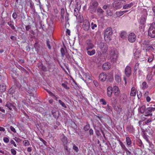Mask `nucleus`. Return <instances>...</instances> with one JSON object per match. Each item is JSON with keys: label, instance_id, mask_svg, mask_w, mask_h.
Masks as SVG:
<instances>
[{"label": "nucleus", "instance_id": "f257e3e1", "mask_svg": "<svg viewBox=\"0 0 155 155\" xmlns=\"http://www.w3.org/2000/svg\"><path fill=\"white\" fill-rule=\"evenodd\" d=\"M112 33V29L111 27H109L106 28L104 34V38L106 41H109L111 40Z\"/></svg>", "mask_w": 155, "mask_h": 155}, {"label": "nucleus", "instance_id": "f03ea898", "mask_svg": "<svg viewBox=\"0 0 155 155\" xmlns=\"http://www.w3.org/2000/svg\"><path fill=\"white\" fill-rule=\"evenodd\" d=\"M148 35L151 38L155 37V23H153L149 28Z\"/></svg>", "mask_w": 155, "mask_h": 155}, {"label": "nucleus", "instance_id": "7ed1b4c3", "mask_svg": "<svg viewBox=\"0 0 155 155\" xmlns=\"http://www.w3.org/2000/svg\"><path fill=\"white\" fill-rule=\"evenodd\" d=\"M98 4L97 2L94 0L90 3V10L92 13H95L96 12Z\"/></svg>", "mask_w": 155, "mask_h": 155}, {"label": "nucleus", "instance_id": "20e7f679", "mask_svg": "<svg viewBox=\"0 0 155 155\" xmlns=\"http://www.w3.org/2000/svg\"><path fill=\"white\" fill-rule=\"evenodd\" d=\"M85 45L86 47L87 51L90 50L93 48L94 47V45L92 43V41L90 39H87L85 42Z\"/></svg>", "mask_w": 155, "mask_h": 155}, {"label": "nucleus", "instance_id": "39448f33", "mask_svg": "<svg viewBox=\"0 0 155 155\" xmlns=\"http://www.w3.org/2000/svg\"><path fill=\"white\" fill-rule=\"evenodd\" d=\"M83 29L85 31H88L90 28V25L89 21L85 19L84 21L83 24L82 26Z\"/></svg>", "mask_w": 155, "mask_h": 155}, {"label": "nucleus", "instance_id": "423d86ee", "mask_svg": "<svg viewBox=\"0 0 155 155\" xmlns=\"http://www.w3.org/2000/svg\"><path fill=\"white\" fill-rule=\"evenodd\" d=\"M61 141L63 146L68 145L69 143L67 138L63 134L61 136Z\"/></svg>", "mask_w": 155, "mask_h": 155}, {"label": "nucleus", "instance_id": "0eeeda50", "mask_svg": "<svg viewBox=\"0 0 155 155\" xmlns=\"http://www.w3.org/2000/svg\"><path fill=\"white\" fill-rule=\"evenodd\" d=\"M136 39V37L135 35L133 33H130L128 36V40L130 42H134Z\"/></svg>", "mask_w": 155, "mask_h": 155}, {"label": "nucleus", "instance_id": "6e6552de", "mask_svg": "<svg viewBox=\"0 0 155 155\" xmlns=\"http://www.w3.org/2000/svg\"><path fill=\"white\" fill-rule=\"evenodd\" d=\"M15 103L12 104L10 102L8 101L5 105V106L7 107L9 110H16V108L15 105Z\"/></svg>", "mask_w": 155, "mask_h": 155}, {"label": "nucleus", "instance_id": "1a4fd4ad", "mask_svg": "<svg viewBox=\"0 0 155 155\" xmlns=\"http://www.w3.org/2000/svg\"><path fill=\"white\" fill-rule=\"evenodd\" d=\"M120 103L122 104H126L127 97L124 94L121 95L119 98Z\"/></svg>", "mask_w": 155, "mask_h": 155}, {"label": "nucleus", "instance_id": "9d476101", "mask_svg": "<svg viewBox=\"0 0 155 155\" xmlns=\"http://www.w3.org/2000/svg\"><path fill=\"white\" fill-rule=\"evenodd\" d=\"M111 58H112V61H114L116 60L117 58V52L114 50H112L110 53Z\"/></svg>", "mask_w": 155, "mask_h": 155}, {"label": "nucleus", "instance_id": "9b49d317", "mask_svg": "<svg viewBox=\"0 0 155 155\" xmlns=\"http://www.w3.org/2000/svg\"><path fill=\"white\" fill-rule=\"evenodd\" d=\"M27 81V78L24 77L21 81V86L25 89H27V87H28Z\"/></svg>", "mask_w": 155, "mask_h": 155}, {"label": "nucleus", "instance_id": "f8f14e48", "mask_svg": "<svg viewBox=\"0 0 155 155\" xmlns=\"http://www.w3.org/2000/svg\"><path fill=\"white\" fill-rule=\"evenodd\" d=\"M125 73L126 76L129 77L131 74V68L129 66H127L125 69Z\"/></svg>", "mask_w": 155, "mask_h": 155}, {"label": "nucleus", "instance_id": "ddd939ff", "mask_svg": "<svg viewBox=\"0 0 155 155\" xmlns=\"http://www.w3.org/2000/svg\"><path fill=\"white\" fill-rule=\"evenodd\" d=\"M113 91L115 96L118 97L120 94V91L118 87L114 86L113 87Z\"/></svg>", "mask_w": 155, "mask_h": 155}, {"label": "nucleus", "instance_id": "4468645a", "mask_svg": "<svg viewBox=\"0 0 155 155\" xmlns=\"http://www.w3.org/2000/svg\"><path fill=\"white\" fill-rule=\"evenodd\" d=\"M51 113L53 115V116L56 119L58 120L59 116V111H56L55 110H52L51 111Z\"/></svg>", "mask_w": 155, "mask_h": 155}, {"label": "nucleus", "instance_id": "2eb2a0df", "mask_svg": "<svg viewBox=\"0 0 155 155\" xmlns=\"http://www.w3.org/2000/svg\"><path fill=\"white\" fill-rule=\"evenodd\" d=\"M110 64L109 63L106 62L102 66L103 69L104 70H107L110 68Z\"/></svg>", "mask_w": 155, "mask_h": 155}, {"label": "nucleus", "instance_id": "dca6fc26", "mask_svg": "<svg viewBox=\"0 0 155 155\" xmlns=\"http://www.w3.org/2000/svg\"><path fill=\"white\" fill-rule=\"evenodd\" d=\"M99 77L100 80L103 82L105 81L107 78L106 75L104 73H102L100 74Z\"/></svg>", "mask_w": 155, "mask_h": 155}, {"label": "nucleus", "instance_id": "f3484780", "mask_svg": "<svg viewBox=\"0 0 155 155\" xmlns=\"http://www.w3.org/2000/svg\"><path fill=\"white\" fill-rule=\"evenodd\" d=\"M123 3L120 1L117 2L115 4H113V7L116 9L120 8L122 7Z\"/></svg>", "mask_w": 155, "mask_h": 155}, {"label": "nucleus", "instance_id": "a211bd4d", "mask_svg": "<svg viewBox=\"0 0 155 155\" xmlns=\"http://www.w3.org/2000/svg\"><path fill=\"white\" fill-rule=\"evenodd\" d=\"M113 88L109 86L107 87V95L108 97H111V96L113 91Z\"/></svg>", "mask_w": 155, "mask_h": 155}, {"label": "nucleus", "instance_id": "6ab92c4d", "mask_svg": "<svg viewBox=\"0 0 155 155\" xmlns=\"http://www.w3.org/2000/svg\"><path fill=\"white\" fill-rule=\"evenodd\" d=\"M60 51L62 57H64L65 54L67 53V50L64 45V48L62 47L61 48Z\"/></svg>", "mask_w": 155, "mask_h": 155}, {"label": "nucleus", "instance_id": "aec40b11", "mask_svg": "<svg viewBox=\"0 0 155 155\" xmlns=\"http://www.w3.org/2000/svg\"><path fill=\"white\" fill-rule=\"evenodd\" d=\"M145 115L146 116H152V111L150 109V107L147 108L146 110Z\"/></svg>", "mask_w": 155, "mask_h": 155}, {"label": "nucleus", "instance_id": "412c9836", "mask_svg": "<svg viewBox=\"0 0 155 155\" xmlns=\"http://www.w3.org/2000/svg\"><path fill=\"white\" fill-rule=\"evenodd\" d=\"M103 45V48L102 49V51L103 53H104L106 52L108 50V46L107 45L106 43H104Z\"/></svg>", "mask_w": 155, "mask_h": 155}, {"label": "nucleus", "instance_id": "4be33fe9", "mask_svg": "<svg viewBox=\"0 0 155 155\" xmlns=\"http://www.w3.org/2000/svg\"><path fill=\"white\" fill-rule=\"evenodd\" d=\"M68 145H66L63 146L64 149L65 150V153L66 154L68 155H70V150L71 148H68Z\"/></svg>", "mask_w": 155, "mask_h": 155}, {"label": "nucleus", "instance_id": "5701e85b", "mask_svg": "<svg viewBox=\"0 0 155 155\" xmlns=\"http://www.w3.org/2000/svg\"><path fill=\"white\" fill-rule=\"evenodd\" d=\"M111 102L112 107L115 109L116 107V105L117 104L116 99L114 97H112L111 99Z\"/></svg>", "mask_w": 155, "mask_h": 155}, {"label": "nucleus", "instance_id": "b1692460", "mask_svg": "<svg viewBox=\"0 0 155 155\" xmlns=\"http://www.w3.org/2000/svg\"><path fill=\"white\" fill-rule=\"evenodd\" d=\"M109 144L110 145V143H108L107 142L105 143V144L103 146H102V147H104V150L107 151V150H109Z\"/></svg>", "mask_w": 155, "mask_h": 155}, {"label": "nucleus", "instance_id": "393cba45", "mask_svg": "<svg viewBox=\"0 0 155 155\" xmlns=\"http://www.w3.org/2000/svg\"><path fill=\"white\" fill-rule=\"evenodd\" d=\"M87 51V54L90 56L93 55L95 53V49H93L91 51L88 50Z\"/></svg>", "mask_w": 155, "mask_h": 155}, {"label": "nucleus", "instance_id": "a878e982", "mask_svg": "<svg viewBox=\"0 0 155 155\" xmlns=\"http://www.w3.org/2000/svg\"><path fill=\"white\" fill-rule=\"evenodd\" d=\"M96 59L97 60V62L99 63L101 62L104 61L105 60V58L103 56L98 58Z\"/></svg>", "mask_w": 155, "mask_h": 155}, {"label": "nucleus", "instance_id": "bb28decb", "mask_svg": "<svg viewBox=\"0 0 155 155\" xmlns=\"http://www.w3.org/2000/svg\"><path fill=\"white\" fill-rule=\"evenodd\" d=\"M119 144L120 145L121 148L123 150L125 151L127 149L125 145L123 143L122 141H121L120 140H119Z\"/></svg>", "mask_w": 155, "mask_h": 155}, {"label": "nucleus", "instance_id": "cd10ccee", "mask_svg": "<svg viewBox=\"0 0 155 155\" xmlns=\"http://www.w3.org/2000/svg\"><path fill=\"white\" fill-rule=\"evenodd\" d=\"M127 144V146L130 145L132 143V141L130 138L129 137H126V140Z\"/></svg>", "mask_w": 155, "mask_h": 155}, {"label": "nucleus", "instance_id": "c85d7f7f", "mask_svg": "<svg viewBox=\"0 0 155 155\" xmlns=\"http://www.w3.org/2000/svg\"><path fill=\"white\" fill-rule=\"evenodd\" d=\"M133 5V4L132 2H131L129 4H127L125 5L124 6L123 8L124 9L128 8L131 7Z\"/></svg>", "mask_w": 155, "mask_h": 155}, {"label": "nucleus", "instance_id": "c756f323", "mask_svg": "<svg viewBox=\"0 0 155 155\" xmlns=\"http://www.w3.org/2000/svg\"><path fill=\"white\" fill-rule=\"evenodd\" d=\"M12 23H13V22H12V21H11L10 22H8V24L13 30H15V31L17 32V30H15V28L14 25L12 24Z\"/></svg>", "mask_w": 155, "mask_h": 155}, {"label": "nucleus", "instance_id": "7c9ffc66", "mask_svg": "<svg viewBox=\"0 0 155 155\" xmlns=\"http://www.w3.org/2000/svg\"><path fill=\"white\" fill-rule=\"evenodd\" d=\"M145 108L146 107L145 105L142 106L140 108V111L141 114H143L146 111Z\"/></svg>", "mask_w": 155, "mask_h": 155}, {"label": "nucleus", "instance_id": "2f4dec72", "mask_svg": "<svg viewBox=\"0 0 155 155\" xmlns=\"http://www.w3.org/2000/svg\"><path fill=\"white\" fill-rule=\"evenodd\" d=\"M146 18L143 17H141L140 19V22L141 24L144 25L146 22Z\"/></svg>", "mask_w": 155, "mask_h": 155}, {"label": "nucleus", "instance_id": "473e14b6", "mask_svg": "<svg viewBox=\"0 0 155 155\" xmlns=\"http://www.w3.org/2000/svg\"><path fill=\"white\" fill-rule=\"evenodd\" d=\"M112 108L109 105L107 104L106 109V111L107 112L110 113L112 110Z\"/></svg>", "mask_w": 155, "mask_h": 155}, {"label": "nucleus", "instance_id": "72a5a7b5", "mask_svg": "<svg viewBox=\"0 0 155 155\" xmlns=\"http://www.w3.org/2000/svg\"><path fill=\"white\" fill-rule=\"evenodd\" d=\"M34 46L36 51H39L40 48V45L38 42H36L34 45Z\"/></svg>", "mask_w": 155, "mask_h": 155}, {"label": "nucleus", "instance_id": "f704fd0d", "mask_svg": "<svg viewBox=\"0 0 155 155\" xmlns=\"http://www.w3.org/2000/svg\"><path fill=\"white\" fill-rule=\"evenodd\" d=\"M90 125L89 124H87L84 127L83 129L85 131H87L90 129Z\"/></svg>", "mask_w": 155, "mask_h": 155}, {"label": "nucleus", "instance_id": "c9c22d12", "mask_svg": "<svg viewBox=\"0 0 155 155\" xmlns=\"http://www.w3.org/2000/svg\"><path fill=\"white\" fill-rule=\"evenodd\" d=\"M129 150L128 149H127L125 151H126V153L127 155H133L131 153L130 150L131 151L132 150H133V149L129 148Z\"/></svg>", "mask_w": 155, "mask_h": 155}, {"label": "nucleus", "instance_id": "e433bc0d", "mask_svg": "<svg viewBox=\"0 0 155 155\" xmlns=\"http://www.w3.org/2000/svg\"><path fill=\"white\" fill-rule=\"evenodd\" d=\"M150 43V41L148 40H145L143 41V44L144 45L148 46L149 45Z\"/></svg>", "mask_w": 155, "mask_h": 155}, {"label": "nucleus", "instance_id": "4c0bfd02", "mask_svg": "<svg viewBox=\"0 0 155 155\" xmlns=\"http://www.w3.org/2000/svg\"><path fill=\"white\" fill-rule=\"evenodd\" d=\"M139 64L138 63H136L134 67V74L135 73V74L136 73V71L139 68Z\"/></svg>", "mask_w": 155, "mask_h": 155}, {"label": "nucleus", "instance_id": "58836bf2", "mask_svg": "<svg viewBox=\"0 0 155 155\" xmlns=\"http://www.w3.org/2000/svg\"><path fill=\"white\" fill-rule=\"evenodd\" d=\"M58 102H59V103H60V104L61 105L62 107H64L65 108H67V106L66 105V104H65L64 102H63V101H62L61 100H58Z\"/></svg>", "mask_w": 155, "mask_h": 155}, {"label": "nucleus", "instance_id": "ea45409f", "mask_svg": "<svg viewBox=\"0 0 155 155\" xmlns=\"http://www.w3.org/2000/svg\"><path fill=\"white\" fill-rule=\"evenodd\" d=\"M15 92V90L12 87H11L8 90V93L11 95L13 94Z\"/></svg>", "mask_w": 155, "mask_h": 155}, {"label": "nucleus", "instance_id": "a19ab883", "mask_svg": "<svg viewBox=\"0 0 155 155\" xmlns=\"http://www.w3.org/2000/svg\"><path fill=\"white\" fill-rule=\"evenodd\" d=\"M95 132L97 137H99L101 135V134L99 130L95 129Z\"/></svg>", "mask_w": 155, "mask_h": 155}, {"label": "nucleus", "instance_id": "79ce46f5", "mask_svg": "<svg viewBox=\"0 0 155 155\" xmlns=\"http://www.w3.org/2000/svg\"><path fill=\"white\" fill-rule=\"evenodd\" d=\"M46 45L48 48L50 50L51 49V47L50 44V41L48 39H47L46 40Z\"/></svg>", "mask_w": 155, "mask_h": 155}, {"label": "nucleus", "instance_id": "37998d69", "mask_svg": "<svg viewBox=\"0 0 155 155\" xmlns=\"http://www.w3.org/2000/svg\"><path fill=\"white\" fill-rule=\"evenodd\" d=\"M79 10L77 9L76 8H75L74 9V15L76 17L78 15L79 13Z\"/></svg>", "mask_w": 155, "mask_h": 155}, {"label": "nucleus", "instance_id": "c03bdc74", "mask_svg": "<svg viewBox=\"0 0 155 155\" xmlns=\"http://www.w3.org/2000/svg\"><path fill=\"white\" fill-rule=\"evenodd\" d=\"M84 77H85L86 79V81L87 80L88 81V80H90V76L88 74H87L86 73L84 74Z\"/></svg>", "mask_w": 155, "mask_h": 155}, {"label": "nucleus", "instance_id": "a18cd8bd", "mask_svg": "<svg viewBox=\"0 0 155 155\" xmlns=\"http://www.w3.org/2000/svg\"><path fill=\"white\" fill-rule=\"evenodd\" d=\"M124 12L125 11L117 12L116 14L117 15L120 16L122 15L124 13Z\"/></svg>", "mask_w": 155, "mask_h": 155}, {"label": "nucleus", "instance_id": "49530a36", "mask_svg": "<svg viewBox=\"0 0 155 155\" xmlns=\"http://www.w3.org/2000/svg\"><path fill=\"white\" fill-rule=\"evenodd\" d=\"M73 149L76 152H78L79 151V149L78 147L76 146L75 144H73Z\"/></svg>", "mask_w": 155, "mask_h": 155}, {"label": "nucleus", "instance_id": "de8ad7c7", "mask_svg": "<svg viewBox=\"0 0 155 155\" xmlns=\"http://www.w3.org/2000/svg\"><path fill=\"white\" fill-rule=\"evenodd\" d=\"M81 5L78 2L77 3L76 6V7L75 8H77V9H78V10H80L81 9Z\"/></svg>", "mask_w": 155, "mask_h": 155}, {"label": "nucleus", "instance_id": "09e8293b", "mask_svg": "<svg viewBox=\"0 0 155 155\" xmlns=\"http://www.w3.org/2000/svg\"><path fill=\"white\" fill-rule=\"evenodd\" d=\"M142 84L143 85L142 88L143 89L147 88L148 87V86L147 85V83L145 81L143 82Z\"/></svg>", "mask_w": 155, "mask_h": 155}, {"label": "nucleus", "instance_id": "8fccbe9b", "mask_svg": "<svg viewBox=\"0 0 155 155\" xmlns=\"http://www.w3.org/2000/svg\"><path fill=\"white\" fill-rule=\"evenodd\" d=\"M126 34L125 32H122L120 34V37L122 38H124L126 37Z\"/></svg>", "mask_w": 155, "mask_h": 155}, {"label": "nucleus", "instance_id": "3c124183", "mask_svg": "<svg viewBox=\"0 0 155 155\" xmlns=\"http://www.w3.org/2000/svg\"><path fill=\"white\" fill-rule=\"evenodd\" d=\"M97 12L98 13H103L104 11L101 8H98L97 10Z\"/></svg>", "mask_w": 155, "mask_h": 155}, {"label": "nucleus", "instance_id": "603ef678", "mask_svg": "<svg viewBox=\"0 0 155 155\" xmlns=\"http://www.w3.org/2000/svg\"><path fill=\"white\" fill-rule=\"evenodd\" d=\"M72 81L76 85V86L75 87V89H77L78 88H79V86L78 85V84L76 82V81L74 80V79H73Z\"/></svg>", "mask_w": 155, "mask_h": 155}, {"label": "nucleus", "instance_id": "864d4df0", "mask_svg": "<svg viewBox=\"0 0 155 155\" xmlns=\"http://www.w3.org/2000/svg\"><path fill=\"white\" fill-rule=\"evenodd\" d=\"M11 153L13 155H15L16 154V152L15 149H12L11 150Z\"/></svg>", "mask_w": 155, "mask_h": 155}, {"label": "nucleus", "instance_id": "5fc2aeb1", "mask_svg": "<svg viewBox=\"0 0 155 155\" xmlns=\"http://www.w3.org/2000/svg\"><path fill=\"white\" fill-rule=\"evenodd\" d=\"M89 135L91 136L92 135H93L94 134V131L93 130L91 129H90L89 131Z\"/></svg>", "mask_w": 155, "mask_h": 155}, {"label": "nucleus", "instance_id": "6e6d98bb", "mask_svg": "<svg viewBox=\"0 0 155 155\" xmlns=\"http://www.w3.org/2000/svg\"><path fill=\"white\" fill-rule=\"evenodd\" d=\"M61 85L63 87L66 89H70V88L67 86V84L64 83H62Z\"/></svg>", "mask_w": 155, "mask_h": 155}, {"label": "nucleus", "instance_id": "4d7b16f0", "mask_svg": "<svg viewBox=\"0 0 155 155\" xmlns=\"http://www.w3.org/2000/svg\"><path fill=\"white\" fill-rule=\"evenodd\" d=\"M100 101L102 103V104L103 105H106L107 104L106 102L105 101V100L103 99H101L100 100Z\"/></svg>", "mask_w": 155, "mask_h": 155}, {"label": "nucleus", "instance_id": "13d9d810", "mask_svg": "<svg viewBox=\"0 0 155 155\" xmlns=\"http://www.w3.org/2000/svg\"><path fill=\"white\" fill-rule=\"evenodd\" d=\"M23 143H24V145L26 146H28L29 145V143L28 140H26L24 141Z\"/></svg>", "mask_w": 155, "mask_h": 155}, {"label": "nucleus", "instance_id": "bf43d9fd", "mask_svg": "<svg viewBox=\"0 0 155 155\" xmlns=\"http://www.w3.org/2000/svg\"><path fill=\"white\" fill-rule=\"evenodd\" d=\"M3 141L6 143H8L9 141V139L7 137H4L3 138Z\"/></svg>", "mask_w": 155, "mask_h": 155}, {"label": "nucleus", "instance_id": "052dcab7", "mask_svg": "<svg viewBox=\"0 0 155 155\" xmlns=\"http://www.w3.org/2000/svg\"><path fill=\"white\" fill-rule=\"evenodd\" d=\"M68 16H69V14L68 13V12H66V13L65 16V20L67 21H67L69 20Z\"/></svg>", "mask_w": 155, "mask_h": 155}, {"label": "nucleus", "instance_id": "680f3d73", "mask_svg": "<svg viewBox=\"0 0 155 155\" xmlns=\"http://www.w3.org/2000/svg\"><path fill=\"white\" fill-rule=\"evenodd\" d=\"M41 69L42 70L44 71H46V67L44 66V65H42V64L41 66Z\"/></svg>", "mask_w": 155, "mask_h": 155}, {"label": "nucleus", "instance_id": "e2e57ef3", "mask_svg": "<svg viewBox=\"0 0 155 155\" xmlns=\"http://www.w3.org/2000/svg\"><path fill=\"white\" fill-rule=\"evenodd\" d=\"M107 14L108 16H111L112 15V13L110 10H107Z\"/></svg>", "mask_w": 155, "mask_h": 155}, {"label": "nucleus", "instance_id": "0e129e2a", "mask_svg": "<svg viewBox=\"0 0 155 155\" xmlns=\"http://www.w3.org/2000/svg\"><path fill=\"white\" fill-rule=\"evenodd\" d=\"M142 95V94L140 91L139 93L137 92V96L138 99L140 98L141 97Z\"/></svg>", "mask_w": 155, "mask_h": 155}, {"label": "nucleus", "instance_id": "69168bd1", "mask_svg": "<svg viewBox=\"0 0 155 155\" xmlns=\"http://www.w3.org/2000/svg\"><path fill=\"white\" fill-rule=\"evenodd\" d=\"M12 16L14 19H16L17 18V14L15 12H14L12 14Z\"/></svg>", "mask_w": 155, "mask_h": 155}, {"label": "nucleus", "instance_id": "338daca9", "mask_svg": "<svg viewBox=\"0 0 155 155\" xmlns=\"http://www.w3.org/2000/svg\"><path fill=\"white\" fill-rule=\"evenodd\" d=\"M137 144L139 146H141L142 143L141 140H138V141H137Z\"/></svg>", "mask_w": 155, "mask_h": 155}, {"label": "nucleus", "instance_id": "774afa93", "mask_svg": "<svg viewBox=\"0 0 155 155\" xmlns=\"http://www.w3.org/2000/svg\"><path fill=\"white\" fill-rule=\"evenodd\" d=\"M136 94V91H134L133 92L131 91L130 93V95L132 96H135Z\"/></svg>", "mask_w": 155, "mask_h": 155}]
</instances>
